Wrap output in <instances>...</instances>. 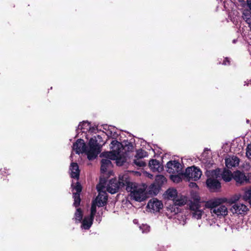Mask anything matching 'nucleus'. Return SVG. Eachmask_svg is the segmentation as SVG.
I'll list each match as a JSON object with an SVG mask.
<instances>
[{
	"mask_svg": "<svg viewBox=\"0 0 251 251\" xmlns=\"http://www.w3.org/2000/svg\"><path fill=\"white\" fill-rule=\"evenodd\" d=\"M183 176H184V174L181 172L171 175L170 178L174 182L178 183L181 180Z\"/></svg>",
	"mask_w": 251,
	"mask_h": 251,
	"instance_id": "nucleus-24",
	"label": "nucleus"
},
{
	"mask_svg": "<svg viewBox=\"0 0 251 251\" xmlns=\"http://www.w3.org/2000/svg\"><path fill=\"white\" fill-rule=\"evenodd\" d=\"M208 153L204 151L202 153L201 156V160L202 162L206 166L210 167L213 164V161L209 158Z\"/></svg>",
	"mask_w": 251,
	"mask_h": 251,
	"instance_id": "nucleus-20",
	"label": "nucleus"
},
{
	"mask_svg": "<svg viewBox=\"0 0 251 251\" xmlns=\"http://www.w3.org/2000/svg\"><path fill=\"white\" fill-rule=\"evenodd\" d=\"M97 189L99 192V195L92 203L91 209L92 214H96L97 206H103L106 204L107 201V195L105 191V187L101 182L97 185Z\"/></svg>",
	"mask_w": 251,
	"mask_h": 251,
	"instance_id": "nucleus-5",
	"label": "nucleus"
},
{
	"mask_svg": "<svg viewBox=\"0 0 251 251\" xmlns=\"http://www.w3.org/2000/svg\"><path fill=\"white\" fill-rule=\"evenodd\" d=\"M241 196L240 195H235L230 198V199L227 202L230 203H234L237 201L240 198Z\"/></svg>",
	"mask_w": 251,
	"mask_h": 251,
	"instance_id": "nucleus-30",
	"label": "nucleus"
},
{
	"mask_svg": "<svg viewBox=\"0 0 251 251\" xmlns=\"http://www.w3.org/2000/svg\"><path fill=\"white\" fill-rule=\"evenodd\" d=\"M191 199L189 204H198V205H201L200 197V196L195 192H191Z\"/></svg>",
	"mask_w": 251,
	"mask_h": 251,
	"instance_id": "nucleus-23",
	"label": "nucleus"
},
{
	"mask_svg": "<svg viewBox=\"0 0 251 251\" xmlns=\"http://www.w3.org/2000/svg\"><path fill=\"white\" fill-rule=\"evenodd\" d=\"M222 177L226 182H229L233 178L231 172L226 169H224L221 174Z\"/></svg>",
	"mask_w": 251,
	"mask_h": 251,
	"instance_id": "nucleus-21",
	"label": "nucleus"
},
{
	"mask_svg": "<svg viewBox=\"0 0 251 251\" xmlns=\"http://www.w3.org/2000/svg\"><path fill=\"white\" fill-rule=\"evenodd\" d=\"M202 175L201 171L198 167L191 166L188 167L184 173V177L189 180L197 181L200 178Z\"/></svg>",
	"mask_w": 251,
	"mask_h": 251,
	"instance_id": "nucleus-7",
	"label": "nucleus"
},
{
	"mask_svg": "<svg viewBox=\"0 0 251 251\" xmlns=\"http://www.w3.org/2000/svg\"><path fill=\"white\" fill-rule=\"evenodd\" d=\"M150 169L153 172H160L163 170V166L156 159H151L149 162Z\"/></svg>",
	"mask_w": 251,
	"mask_h": 251,
	"instance_id": "nucleus-19",
	"label": "nucleus"
},
{
	"mask_svg": "<svg viewBox=\"0 0 251 251\" xmlns=\"http://www.w3.org/2000/svg\"><path fill=\"white\" fill-rule=\"evenodd\" d=\"M163 207L162 202L157 199L151 200L148 203L147 207L153 212L159 211Z\"/></svg>",
	"mask_w": 251,
	"mask_h": 251,
	"instance_id": "nucleus-13",
	"label": "nucleus"
},
{
	"mask_svg": "<svg viewBox=\"0 0 251 251\" xmlns=\"http://www.w3.org/2000/svg\"><path fill=\"white\" fill-rule=\"evenodd\" d=\"M233 43H235V40H234L233 41Z\"/></svg>",
	"mask_w": 251,
	"mask_h": 251,
	"instance_id": "nucleus-43",
	"label": "nucleus"
},
{
	"mask_svg": "<svg viewBox=\"0 0 251 251\" xmlns=\"http://www.w3.org/2000/svg\"><path fill=\"white\" fill-rule=\"evenodd\" d=\"M224 65H229V60L227 58H226L225 60V61H224L223 63Z\"/></svg>",
	"mask_w": 251,
	"mask_h": 251,
	"instance_id": "nucleus-39",
	"label": "nucleus"
},
{
	"mask_svg": "<svg viewBox=\"0 0 251 251\" xmlns=\"http://www.w3.org/2000/svg\"><path fill=\"white\" fill-rule=\"evenodd\" d=\"M244 85H247L249 86V85H251V80H248L247 81H245Z\"/></svg>",
	"mask_w": 251,
	"mask_h": 251,
	"instance_id": "nucleus-40",
	"label": "nucleus"
},
{
	"mask_svg": "<svg viewBox=\"0 0 251 251\" xmlns=\"http://www.w3.org/2000/svg\"><path fill=\"white\" fill-rule=\"evenodd\" d=\"M221 172V171L220 169H217L216 170H214L212 172V175H215L216 176V177L217 178V176H218Z\"/></svg>",
	"mask_w": 251,
	"mask_h": 251,
	"instance_id": "nucleus-36",
	"label": "nucleus"
},
{
	"mask_svg": "<svg viewBox=\"0 0 251 251\" xmlns=\"http://www.w3.org/2000/svg\"><path fill=\"white\" fill-rule=\"evenodd\" d=\"M110 148L112 151L105 152L102 153V156L105 157L106 159H102L101 161L100 170L102 173L107 171L108 168L111 166V160H115L118 166H122L126 161L125 157L121 156V152L122 148V144L116 140H113L111 143Z\"/></svg>",
	"mask_w": 251,
	"mask_h": 251,
	"instance_id": "nucleus-2",
	"label": "nucleus"
},
{
	"mask_svg": "<svg viewBox=\"0 0 251 251\" xmlns=\"http://www.w3.org/2000/svg\"><path fill=\"white\" fill-rule=\"evenodd\" d=\"M249 26L250 27V30L251 31V25H249Z\"/></svg>",
	"mask_w": 251,
	"mask_h": 251,
	"instance_id": "nucleus-42",
	"label": "nucleus"
},
{
	"mask_svg": "<svg viewBox=\"0 0 251 251\" xmlns=\"http://www.w3.org/2000/svg\"><path fill=\"white\" fill-rule=\"evenodd\" d=\"M248 210L247 206L243 203H235L231 208L233 214H245Z\"/></svg>",
	"mask_w": 251,
	"mask_h": 251,
	"instance_id": "nucleus-14",
	"label": "nucleus"
},
{
	"mask_svg": "<svg viewBox=\"0 0 251 251\" xmlns=\"http://www.w3.org/2000/svg\"><path fill=\"white\" fill-rule=\"evenodd\" d=\"M140 228L143 233H147L150 231V227L147 225H142Z\"/></svg>",
	"mask_w": 251,
	"mask_h": 251,
	"instance_id": "nucleus-31",
	"label": "nucleus"
},
{
	"mask_svg": "<svg viewBox=\"0 0 251 251\" xmlns=\"http://www.w3.org/2000/svg\"><path fill=\"white\" fill-rule=\"evenodd\" d=\"M134 163L138 167H144L146 165V163L141 158H135L134 160Z\"/></svg>",
	"mask_w": 251,
	"mask_h": 251,
	"instance_id": "nucleus-29",
	"label": "nucleus"
},
{
	"mask_svg": "<svg viewBox=\"0 0 251 251\" xmlns=\"http://www.w3.org/2000/svg\"><path fill=\"white\" fill-rule=\"evenodd\" d=\"M144 175H145V176L149 177V178H153V176L152 175L150 174L149 173L147 172H144Z\"/></svg>",
	"mask_w": 251,
	"mask_h": 251,
	"instance_id": "nucleus-37",
	"label": "nucleus"
},
{
	"mask_svg": "<svg viewBox=\"0 0 251 251\" xmlns=\"http://www.w3.org/2000/svg\"><path fill=\"white\" fill-rule=\"evenodd\" d=\"M206 184L211 191H217L221 188V183L216 179L209 178L206 180Z\"/></svg>",
	"mask_w": 251,
	"mask_h": 251,
	"instance_id": "nucleus-15",
	"label": "nucleus"
},
{
	"mask_svg": "<svg viewBox=\"0 0 251 251\" xmlns=\"http://www.w3.org/2000/svg\"><path fill=\"white\" fill-rule=\"evenodd\" d=\"M148 155V153L145 151L143 150H138L137 151L135 157L142 159L143 158L147 157Z\"/></svg>",
	"mask_w": 251,
	"mask_h": 251,
	"instance_id": "nucleus-28",
	"label": "nucleus"
},
{
	"mask_svg": "<svg viewBox=\"0 0 251 251\" xmlns=\"http://www.w3.org/2000/svg\"><path fill=\"white\" fill-rule=\"evenodd\" d=\"M72 187L73 188V191H75L76 192H73V198L74 199V205L75 207H78L80 203V193L81 192L82 187L81 185L77 182L76 185L74 186L73 183L72 184Z\"/></svg>",
	"mask_w": 251,
	"mask_h": 251,
	"instance_id": "nucleus-11",
	"label": "nucleus"
},
{
	"mask_svg": "<svg viewBox=\"0 0 251 251\" xmlns=\"http://www.w3.org/2000/svg\"><path fill=\"white\" fill-rule=\"evenodd\" d=\"M246 156L251 159V144L248 145L246 148Z\"/></svg>",
	"mask_w": 251,
	"mask_h": 251,
	"instance_id": "nucleus-32",
	"label": "nucleus"
},
{
	"mask_svg": "<svg viewBox=\"0 0 251 251\" xmlns=\"http://www.w3.org/2000/svg\"><path fill=\"white\" fill-rule=\"evenodd\" d=\"M167 171L172 174L182 172V166L180 163L176 160L170 161L166 165Z\"/></svg>",
	"mask_w": 251,
	"mask_h": 251,
	"instance_id": "nucleus-10",
	"label": "nucleus"
},
{
	"mask_svg": "<svg viewBox=\"0 0 251 251\" xmlns=\"http://www.w3.org/2000/svg\"><path fill=\"white\" fill-rule=\"evenodd\" d=\"M166 198L173 201L175 205L182 206L186 204L187 199L185 196L178 195L177 190L174 188H170L166 192Z\"/></svg>",
	"mask_w": 251,
	"mask_h": 251,
	"instance_id": "nucleus-6",
	"label": "nucleus"
},
{
	"mask_svg": "<svg viewBox=\"0 0 251 251\" xmlns=\"http://www.w3.org/2000/svg\"><path fill=\"white\" fill-rule=\"evenodd\" d=\"M251 197V187L246 191V198H249Z\"/></svg>",
	"mask_w": 251,
	"mask_h": 251,
	"instance_id": "nucleus-35",
	"label": "nucleus"
},
{
	"mask_svg": "<svg viewBox=\"0 0 251 251\" xmlns=\"http://www.w3.org/2000/svg\"><path fill=\"white\" fill-rule=\"evenodd\" d=\"M242 168L245 171H249L251 168L250 164L248 162H245L243 164Z\"/></svg>",
	"mask_w": 251,
	"mask_h": 251,
	"instance_id": "nucleus-34",
	"label": "nucleus"
},
{
	"mask_svg": "<svg viewBox=\"0 0 251 251\" xmlns=\"http://www.w3.org/2000/svg\"><path fill=\"white\" fill-rule=\"evenodd\" d=\"M155 180L157 185H161L166 181V179L163 175H159L156 176Z\"/></svg>",
	"mask_w": 251,
	"mask_h": 251,
	"instance_id": "nucleus-26",
	"label": "nucleus"
},
{
	"mask_svg": "<svg viewBox=\"0 0 251 251\" xmlns=\"http://www.w3.org/2000/svg\"><path fill=\"white\" fill-rule=\"evenodd\" d=\"M82 212L80 208H77L75 214V219L77 222H80L82 219Z\"/></svg>",
	"mask_w": 251,
	"mask_h": 251,
	"instance_id": "nucleus-27",
	"label": "nucleus"
},
{
	"mask_svg": "<svg viewBox=\"0 0 251 251\" xmlns=\"http://www.w3.org/2000/svg\"><path fill=\"white\" fill-rule=\"evenodd\" d=\"M190 210L192 211L193 218L199 220L201 219L203 211L201 209V205L198 204H189Z\"/></svg>",
	"mask_w": 251,
	"mask_h": 251,
	"instance_id": "nucleus-12",
	"label": "nucleus"
},
{
	"mask_svg": "<svg viewBox=\"0 0 251 251\" xmlns=\"http://www.w3.org/2000/svg\"><path fill=\"white\" fill-rule=\"evenodd\" d=\"M176 205H172L171 206H170V207L169 208L170 211H171V212H172V213H174V214H176V213H177L179 211V209L177 208V207H176Z\"/></svg>",
	"mask_w": 251,
	"mask_h": 251,
	"instance_id": "nucleus-33",
	"label": "nucleus"
},
{
	"mask_svg": "<svg viewBox=\"0 0 251 251\" xmlns=\"http://www.w3.org/2000/svg\"><path fill=\"white\" fill-rule=\"evenodd\" d=\"M242 17L247 24L251 25V11L250 10L245 9L242 13Z\"/></svg>",
	"mask_w": 251,
	"mask_h": 251,
	"instance_id": "nucleus-22",
	"label": "nucleus"
},
{
	"mask_svg": "<svg viewBox=\"0 0 251 251\" xmlns=\"http://www.w3.org/2000/svg\"><path fill=\"white\" fill-rule=\"evenodd\" d=\"M227 201L225 198H217L207 201L205 207L210 209V212L218 217H225L227 215L228 210L226 206L223 204Z\"/></svg>",
	"mask_w": 251,
	"mask_h": 251,
	"instance_id": "nucleus-4",
	"label": "nucleus"
},
{
	"mask_svg": "<svg viewBox=\"0 0 251 251\" xmlns=\"http://www.w3.org/2000/svg\"><path fill=\"white\" fill-rule=\"evenodd\" d=\"M126 190L128 192H130L131 199L139 202L143 201L147 199L148 195L146 191L147 188L146 185L126 181Z\"/></svg>",
	"mask_w": 251,
	"mask_h": 251,
	"instance_id": "nucleus-3",
	"label": "nucleus"
},
{
	"mask_svg": "<svg viewBox=\"0 0 251 251\" xmlns=\"http://www.w3.org/2000/svg\"><path fill=\"white\" fill-rule=\"evenodd\" d=\"M102 138L100 135L94 136L90 139L88 147H86L83 139H79L74 144L73 149L77 154L86 153L89 160H93L97 157L100 151Z\"/></svg>",
	"mask_w": 251,
	"mask_h": 251,
	"instance_id": "nucleus-1",
	"label": "nucleus"
},
{
	"mask_svg": "<svg viewBox=\"0 0 251 251\" xmlns=\"http://www.w3.org/2000/svg\"><path fill=\"white\" fill-rule=\"evenodd\" d=\"M225 163L228 168H231L239 165V159L235 156H229L225 159Z\"/></svg>",
	"mask_w": 251,
	"mask_h": 251,
	"instance_id": "nucleus-16",
	"label": "nucleus"
},
{
	"mask_svg": "<svg viewBox=\"0 0 251 251\" xmlns=\"http://www.w3.org/2000/svg\"><path fill=\"white\" fill-rule=\"evenodd\" d=\"M95 215V214H92V211L91 210L90 215L85 217L82 221L81 227L85 229H89L93 224Z\"/></svg>",
	"mask_w": 251,
	"mask_h": 251,
	"instance_id": "nucleus-17",
	"label": "nucleus"
},
{
	"mask_svg": "<svg viewBox=\"0 0 251 251\" xmlns=\"http://www.w3.org/2000/svg\"><path fill=\"white\" fill-rule=\"evenodd\" d=\"M233 178L237 183H251V173L246 175L244 173L237 171L233 174Z\"/></svg>",
	"mask_w": 251,
	"mask_h": 251,
	"instance_id": "nucleus-9",
	"label": "nucleus"
},
{
	"mask_svg": "<svg viewBox=\"0 0 251 251\" xmlns=\"http://www.w3.org/2000/svg\"><path fill=\"white\" fill-rule=\"evenodd\" d=\"M247 5L248 8L250 9V10H251V0H247Z\"/></svg>",
	"mask_w": 251,
	"mask_h": 251,
	"instance_id": "nucleus-38",
	"label": "nucleus"
},
{
	"mask_svg": "<svg viewBox=\"0 0 251 251\" xmlns=\"http://www.w3.org/2000/svg\"><path fill=\"white\" fill-rule=\"evenodd\" d=\"M80 129L83 132H85L90 129V124L88 122L80 123L78 126L77 130Z\"/></svg>",
	"mask_w": 251,
	"mask_h": 251,
	"instance_id": "nucleus-25",
	"label": "nucleus"
},
{
	"mask_svg": "<svg viewBox=\"0 0 251 251\" xmlns=\"http://www.w3.org/2000/svg\"><path fill=\"white\" fill-rule=\"evenodd\" d=\"M191 186L192 187H197V184H196V183H192L191 184Z\"/></svg>",
	"mask_w": 251,
	"mask_h": 251,
	"instance_id": "nucleus-41",
	"label": "nucleus"
},
{
	"mask_svg": "<svg viewBox=\"0 0 251 251\" xmlns=\"http://www.w3.org/2000/svg\"><path fill=\"white\" fill-rule=\"evenodd\" d=\"M120 180L118 181L116 179H111L106 188H105V191H107L111 194H115L117 193L121 186L126 185V181L124 182V180L119 178Z\"/></svg>",
	"mask_w": 251,
	"mask_h": 251,
	"instance_id": "nucleus-8",
	"label": "nucleus"
},
{
	"mask_svg": "<svg viewBox=\"0 0 251 251\" xmlns=\"http://www.w3.org/2000/svg\"><path fill=\"white\" fill-rule=\"evenodd\" d=\"M247 123H249V120H247Z\"/></svg>",
	"mask_w": 251,
	"mask_h": 251,
	"instance_id": "nucleus-44",
	"label": "nucleus"
},
{
	"mask_svg": "<svg viewBox=\"0 0 251 251\" xmlns=\"http://www.w3.org/2000/svg\"><path fill=\"white\" fill-rule=\"evenodd\" d=\"M79 170L77 163H72L70 167V174L71 177L78 179L79 177Z\"/></svg>",
	"mask_w": 251,
	"mask_h": 251,
	"instance_id": "nucleus-18",
	"label": "nucleus"
}]
</instances>
